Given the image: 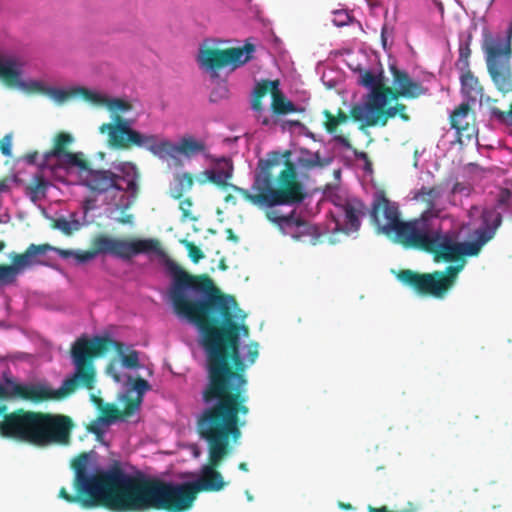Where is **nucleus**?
I'll use <instances>...</instances> for the list:
<instances>
[{
    "mask_svg": "<svg viewBox=\"0 0 512 512\" xmlns=\"http://www.w3.org/2000/svg\"><path fill=\"white\" fill-rule=\"evenodd\" d=\"M174 313L195 325L207 356V383L202 402L219 401L248 407L246 365L240 355V331L249 333L246 314L236 299L214 284L207 274L192 275L172 306Z\"/></svg>",
    "mask_w": 512,
    "mask_h": 512,
    "instance_id": "f257e3e1",
    "label": "nucleus"
},
{
    "mask_svg": "<svg viewBox=\"0 0 512 512\" xmlns=\"http://www.w3.org/2000/svg\"><path fill=\"white\" fill-rule=\"evenodd\" d=\"M203 404L196 419V431L207 444L208 462L201 468L199 478L176 483L146 476L142 512H186L192 508L199 492H218L226 486L217 468L229 455L231 443L241 438L244 418L250 409L219 401Z\"/></svg>",
    "mask_w": 512,
    "mask_h": 512,
    "instance_id": "f03ea898",
    "label": "nucleus"
},
{
    "mask_svg": "<svg viewBox=\"0 0 512 512\" xmlns=\"http://www.w3.org/2000/svg\"><path fill=\"white\" fill-rule=\"evenodd\" d=\"M291 156L290 150L272 151L265 159L258 161L252 185V190L256 193L229 184V174L215 168L208 169L211 183L219 188L230 186L249 203L259 208L265 207L266 218L282 233L289 234L297 240L309 235L313 237L312 244H316L319 234L315 226L295 217V210L285 215L276 209L277 206L299 204L306 197L304 185L298 179L296 164L291 160Z\"/></svg>",
    "mask_w": 512,
    "mask_h": 512,
    "instance_id": "7ed1b4c3",
    "label": "nucleus"
},
{
    "mask_svg": "<svg viewBox=\"0 0 512 512\" xmlns=\"http://www.w3.org/2000/svg\"><path fill=\"white\" fill-rule=\"evenodd\" d=\"M89 453H80L73 459V488L71 494L65 487L59 498L83 509L104 507L115 512H142L146 475L127 474L118 463L107 470L88 473Z\"/></svg>",
    "mask_w": 512,
    "mask_h": 512,
    "instance_id": "20e7f679",
    "label": "nucleus"
},
{
    "mask_svg": "<svg viewBox=\"0 0 512 512\" xmlns=\"http://www.w3.org/2000/svg\"><path fill=\"white\" fill-rule=\"evenodd\" d=\"M114 349L121 359V364L128 369L140 367L139 353L128 348L123 342L106 336H95L91 339L78 338L71 347V358L75 370L72 375L63 380V390L66 398L77 389L93 390L96 383L94 359Z\"/></svg>",
    "mask_w": 512,
    "mask_h": 512,
    "instance_id": "39448f33",
    "label": "nucleus"
},
{
    "mask_svg": "<svg viewBox=\"0 0 512 512\" xmlns=\"http://www.w3.org/2000/svg\"><path fill=\"white\" fill-rule=\"evenodd\" d=\"M97 245L98 250L102 251V253H109L124 260H130L133 256L138 254L149 253H155L160 257L166 273L171 278L167 294L172 306L193 275L168 256L161 247V243L158 239L126 240L106 235H98Z\"/></svg>",
    "mask_w": 512,
    "mask_h": 512,
    "instance_id": "423d86ee",
    "label": "nucleus"
},
{
    "mask_svg": "<svg viewBox=\"0 0 512 512\" xmlns=\"http://www.w3.org/2000/svg\"><path fill=\"white\" fill-rule=\"evenodd\" d=\"M140 173L136 165L124 162L115 167V172L109 169H94L91 166L81 175V183L96 195L116 190L127 193L136 199L139 195Z\"/></svg>",
    "mask_w": 512,
    "mask_h": 512,
    "instance_id": "0eeeda50",
    "label": "nucleus"
},
{
    "mask_svg": "<svg viewBox=\"0 0 512 512\" xmlns=\"http://www.w3.org/2000/svg\"><path fill=\"white\" fill-rule=\"evenodd\" d=\"M371 218L378 230L394 242L407 248L424 218L402 221L397 203L390 201L384 193L375 196Z\"/></svg>",
    "mask_w": 512,
    "mask_h": 512,
    "instance_id": "6e6552de",
    "label": "nucleus"
},
{
    "mask_svg": "<svg viewBox=\"0 0 512 512\" xmlns=\"http://www.w3.org/2000/svg\"><path fill=\"white\" fill-rule=\"evenodd\" d=\"M464 268V261L449 265L444 271L419 273L411 269L400 270L397 279L419 296L443 299L455 285L459 272Z\"/></svg>",
    "mask_w": 512,
    "mask_h": 512,
    "instance_id": "1a4fd4ad",
    "label": "nucleus"
},
{
    "mask_svg": "<svg viewBox=\"0 0 512 512\" xmlns=\"http://www.w3.org/2000/svg\"><path fill=\"white\" fill-rule=\"evenodd\" d=\"M511 41L512 23L505 37H489L483 45L488 73L497 90L503 95L512 92Z\"/></svg>",
    "mask_w": 512,
    "mask_h": 512,
    "instance_id": "9d476101",
    "label": "nucleus"
},
{
    "mask_svg": "<svg viewBox=\"0 0 512 512\" xmlns=\"http://www.w3.org/2000/svg\"><path fill=\"white\" fill-rule=\"evenodd\" d=\"M99 132L107 133L108 145L117 149H130L133 146L144 147L154 154L158 152L172 151V143L169 140H158L156 135H145L132 129L128 119L119 114L113 116V122L103 123Z\"/></svg>",
    "mask_w": 512,
    "mask_h": 512,
    "instance_id": "9b49d317",
    "label": "nucleus"
},
{
    "mask_svg": "<svg viewBox=\"0 0 512 512\" xmlns=\"http://www.w3.org/2000/svg\"><path fill=\"white\" fill-rule=\"evenodd\" d=\"M411 240L407 248L430 253L435 262H461L460 242H456L449 234L434 229L425 219Z\"/></svg>",
    "mask_w": 512,
    "mask_h": 512,
    "instance_id": "f8f14e48",
    "label": "nucleus"
},
{
    "mask_svg": "<svg viewBox=\"0 0 512 512\" xmlns=\"http://www.w3.org/2000/svg\"><path fill=\"white\" fill-rule=\"evenodd\" d=\"M39 419L40 412L19 408L7 413V406L2 404L0 405V435L3 438L37 445Z\"/></svg>",
    "mask_w": 512,
    "mask_h": 512,
    "instance_id": "ddd939ff",
    "label": "nucleus"
},
{
    "mask_svg": "<svg viewBox=\"0 0 512 512\" xmlns=\"http://www.w3.org/2000/svg\"><path fill=\"white\" fill-rule=\"evenodd\" d=\"M254 52L255 46L251 43L227 49L204 47L199 49L197 62L202 68L210 71H217L228 66L235 70L248 63L253 58Z\"/></svg>",
    "mask_w": 512,
    "mask_h": 512,
    "instance_id": "4468645a",
    "label": "nucleus"
},
{
    "mask_svg": "<svg viewBox=\"0 0 512 512\" xmlns=\"http://www.w3.org/2000/svg\"><path fill=\"white\" fill-rule=\"evenodd\" d=\"M329 214L331 221L328 224V231L333 234L349 235L360 229L361 219L365 216V205L355 197H336L333 200V208Z\"/></svg>",
    "mask_w": 512,
    "mask_h": 512,
    "instance_id": "2eb2a0df",
    "label": "nucleus"
},
{
    "mask_svg": "<svg viewBox=\"0 0 512 512\" xmlns=\"http://www.w3.org/2000/svg\"><path fill=\"white\" fill-rule=\"evenodd\" d=\"M268 92H270L272 97L271 110L275 115H286L298 111L296 105L288 100L283 92L279 90L278 80H261L257 82L253 90L251 107L257 113L256 118L262 125H270V118L264 115V107L262 104V99Z\"/></svg>",
    "mask_w": 512,
    "mask_h": 512,
    "instance_id": "dca6fc26",
    "label": "nucleus"
},
{
    "mask_svg": "<svg viewBox=\"0 0 512 512\" xmlns=\"http://www.w3.org/2000/svg\"><path fill=\"white\" fill-rule=\"evenodd\" d=\"M390 95L375 91L371 101H365L363 105L356 104L350 109V117L361 122V128L387 125L389 119L394 118L397 113L394 106L386 107L392 101Z\"/></svg>",
    "mask_w": 512,
    "mask_h": 512,
    "instance_id": "f3484780",
    "label": "nucleus"
},
{
    "mask_svg": "<svg viewBox=\"0 0 512 512\" xmlns=\"http://www.w3.org/2000/svg\"><path fill=\"white\" fill-rule=\"evenodd\" d=\"M73 428L74 423L70 416L40 412L37 446L68 445Z\"/></svg>",
    "mask_w": 512,
    "mask_h": 512,
    "instance_id": "a211bd4d",
    "label": "nucleus"
},
{
    "mask_svg": "<svg viewBox=\"0 0 512 512\" xmlns=\"http://www.w3.org/2000/svg\"><path fill=\"white\" fill-rule=\"evenodd\" d=\"M502 223V215L496 209H484L481 213V226L474 230L473 240L460 242L461 262L465 256H477L483 246L491 241Z\"/></svg>",
    "mask_w": 512,
    "mask_h": 512,
    "instance_id": "6ab92c4d",
    "label": "nucleus"
},
{
    "mask_svg": "<svg viewBox=\"0 0 512 512\" xmlns=\"http://www.w3.org/2000/svg\"><path fill=\"white\" fill-rule=\"evenodd\" d=\"M8 387L0 384V400L12 397L40 403L49 400H63L66 398L63 384L58 389H52L42 384H18L7 381Z\"/></svg>",
    "mask_w": 512,
    "mask_h": 512,
    "instance_id": "aec40b11",
    "label": "nucleus"
},
{
    "mask_svg": "<svg viewBox=\"0 0 512 512\" xmlns=\"http://www.w3.org/2000/svg\"><path fill=\"white\" fill-rule=\"evenodd\" d=\"M390 71L393 87L387 86L386 95H390L392 99L398 100L401 97L415 99L427 93V88L420 82L412 80L406 71L398 69L395 65L390 66Z\"/></svg>",
    "mask_w": 512,
    "mask_h": 512,
    "instance_id": "412c9836",
    "label": "nucleus"
},
{
    "mask_svg": "<svg viewBox=\"0 0 512 512\" xmlns=\"http://www.w3.org/2000/svg\"><path fill=\"white\" fill-rule=\"evenodd\" d=\"M54 248L49 244H30L23 253H12L10 255L18 272L31 268L36 265L43 264L41 257Z\"/></svg>",
    "mask_w": 512,
    "mask_h": 512,
    "instance_id": "4be33fe9",
    "label": "nucleus"
},
{
    "mask_svg": "<svg viewBox=\"0 0 512 512\" xmlns=\"http://www.w3.org/2000/svg\"><path fill=\"white\" fill-rule=\"evenodd\" d=\"M442 195V188L439 185L428 187L422 186L414 192L413 199L425 204L426 210L419 218H424L428 223L432 217L439 216V210L436 208V202Z\"/></svg>",
    "mask_w": 512,
    "mask_h": 512,
    "instance_id": "5701e85b",
    "label": "nucleus"
},
{
    "mask_svg": "<svg viewBox=\"0 0 512 512\" xmlns=\"http://www.w3.org/2000/svg\"><path fill=\"white\" fill-rule=\"evenodd\" d=\"M23 63L14 56L0 55V81L7 87L20 84Z\"/></svg>",
    "mask_w": 512,
    "mask_h": 512,
    "instance_id": "b1692460",
    "label": "nucleus"
},
{
    "mask_svg": "<svg viewBox=\"0 0 512 512\" xmlns=\"http://www.w3.org/2000/svg\"><path fill=\"white\" fill-rule=\"evenodd\" d=\"M323 115L325 118L324 128L326 132L329 134H335L334 140L337 143L347 149H351L352 146L350 140L342 134H336L338 126L348 122L349 115H347L342 109H339L336 115L326 109L323 111Z\"/></svg>",
    "mask_w": 512,
    "mask_h": 512,
    "instance_id": "393cba45",
    "label": "nucleus"
},
{
    "mask_svg": "<svg viewBox=\"0 0 512 512\" xmlns=\"http://www.w3.org/2000/svg\"><path fill=\"white\" fill-rule=\"evenodd\" d=\"M460 73L461 92L467 99V103L474 104L477 100L482 101L484 98L483 87L478 78L474 76L471 70L460 71Z\"/></svg>",
    "mask_w": 512,
    "mask_h": 512,
    "instance_id": "a878e982",
    "label": "nucleus"
},
{
    "mask_svg": "<svg viewBox=\"0 0 512 512\" xmlns=\"http://www.w3.org/2000/svg\"><path fill=\"white\" fill-rule=\"evenodd\" d=\"M359 84L370 89L366 101L372 100V95L375 91L383 94L386 93L387 85L384 82L382 71L374 73L370 70H361L359 73Z\"/></svg>",
    "mask_w": 512,
    "mask_h": 512,
    "instance_id": "bb28decb",
    "label": "nucleus"
},
{
    "mask_svg": "<svg viewBox=\"0 0 512 512\" xmlns=\"http://www.w3.org/2000/svg\"><path fill=\"white\" fill-rule=\"evenodd\" d=\"M469 110V103H462L450 116L451 127L457 130L459 134L465 135L466 137H470L474 130L467 120Z\"/></svg>",
    "mask_w": 512,
    "mask_h": 512,
    "instance_id": "cd10ccee",
    "label": "nucleus"
},
{
    "mask_svg": "<svg viewBox=\"0 0 512 512\" xmlns=\"http://www.w3.org/2000/svg\"><path fill=\"white\" fill-rule=\"evenodd\" d=\"M73 142V137L66 132H60L55 136L54 145L52 149L44 154L43 161L39 164L43 170L48 166L50 158H61V156L68 152L67 148Z\"/></svg>",
    "mask_w": 512,
    "mask_h": 512,
    "instance_id": "c85d7f7f",
    "label": "nucleus"
},
{
    "mask_svg": "<svg viewBox=\"0 0 512 512\" xmlns=\"http://www.w3.org/2000/svg\"><path fill=\"white\" fill-rule=\"evenodd\" d=\"M205 149L206 146L202 141H198L193 137H184L181 139L178 146L172 144V151L163 153L167 155H172L174 152H178L182 155L190 157L199 153H203ZM160 153L161 152H158L157 154Z\"/></svg>",
    "mask_w": 512,
    "mask_h": 512,
    "instance_id": "c756f323",
    "label": "nucleus"
},
{
    "mask_svg": "<svg viewBox=\"0 0 512 512\" xmlns=\"http://www.w3.org/2000/svg\"><path fill=\"white\" fill-rule=\"evenodd\" d=\"M194 185V177L189 172L177 174L174 178V185L170 187L169 195L176 200H180L183 195L189 192Z\"/></svg>",
    "mask_w": 512,
    "mask_h": 512,
    "instance_id": "7c9ffc66",
    "label": "nucleus"
},
{
    "mask_svg": "<svg viewBox=\"0 0 512 512\" xmlns=\"http://www.w3.org/2000/svg\"><path fill=\"white\" fill-rule=\"evenodd\" d=\"M49 182L46 180L42 173H37L33 176L30 184L26 188V194L31 201L36 202L45 197Z\"/></svg>",
    "mask_w": 512,
    "mask_h": 512,
    "instance_id": "2f4dec72",
    "label": "nucleus"
},
{
    "mask_svg": "<svg viewBox=\"0 0 512 512\" xmlns=\"http://www.w3.org/2000/svg\"><path fill=\"white\" fill-rule=\"evenodd\" d=\"M58 159L60 164L64 166L79 168L81 175L85 174L90 167V162L84 158V154L82 152L73 153L68 151Z\"/></svg>",
    "mask_w": 512,
    "mask_h": 512,
    "instance_id": "473e14b6",
    "label": "nucleus"
},
{
    "mask_svg": "<svg viewBox=\"0 0 512 512\" xmlns=\"http://www.w3.org/2000/svg\"><path fill=\"white\" fill-rule=\"evenodd\" d=\"M297 165L305 170H311L316 167H322L320 155L318 153H312L307 149H302L297 159Z\"/></svg>",
    "mask_w": 512,
    "mask_h": 512,
    "instance_id": "72a5a7b5",
    "label": "nucleus"
},
{
    "mask_svg": "<svg viewBox=\"0 0 512 512\" xmlns=\"http://www.w3.org/2000/svg\"><path fill=\"white\" fill-rule=\"evenodd\" d=\"M470 40L471 36H469L466 41L460 42L459 44V57L455 63V67L459 72L470 70Z\"/></svg>",
    "mask_w": 512,
    "mask_h": 512,
    "instance_id": "f704fd0d",
    "label": "nucleus"
},
{
    "mask_svg": "<svg viewBox=\"0 0 512 512\" xmlns=\"http://www.w3.org/2000/svg\"><path fill=\"white\" fill-rule=\"evenodd\" d=\"M75 97L81 96L85 101L90 102L95 105H105L106 98L105 96L89 90L85 87H75L74 88Z\"/></svg>",
    "mask_w": 512,
    "mask_h": 512,
    "instance_id": "c9c22d12",
    "label": "nucleus"
},
{
    "mask_svg": "<svg viewBox=\"0 0 512 512\" xmlns=\"http://www.w3.org/2000/svg\"><path fill=\"white\" fill-rule=\"evenodd\" d=\"M485 104H487L490 107L491 114L499 121L501 122H508L509 120L512 121V103L509 106L508 111H502L499 108L492 106V104L496 103L497 100L493 99L489 96L484 98Z\"/></svg>",
    "mask_w": 512,
    "mask_h": 512,
    "instance_id": "e433bc0d",
    "label": "nucleus"
},
{
    "mask_svg": "<svg viewBox=\"0 0 512 512\" xmlns=\"http://www.w3.org/2000/svg\"><path fill=\"white\" fill-rule=\"evenodd\" d=\"M100 253H102V251L98 250L97 237H95L92 241V248L86 251H75L74 258L79 263H86L93 260Z\"/></svg>",
    "mask_w": 512,
    "mask_h": 512,
    "instance_id": "4c0bfd02",
    "label": "nucleus"
},
{
    "mask_svg": "<svg viewBox=\"0 0 512 512\" xmlns=\"http://www.w3.org/2000/svg\"><path fill=\"white\" fill-rule=\"evenodd\" d=\"M50 98L55 100L58 103H64L65 101L75 97L74 88L69 90L48 87L47 93Z\"/></svg>",
    "mask_w": 512,
    "mask_h": 512,
    "instance_id": "58836bf2",
    "label": "nucleus"
},
{
    "mask_svg": "<svg viewBox=\"0 0 512 512\" xmlns=\"http://www.w3.org/2000/svg\"><path fill=\"white\" fill-rule=\"evenodd\" d=\"M105 106L111 112L125 113L132 109V104L121 98H106Z\"/></svg>",
    "mask_w": 512,
    "mask_h": 512,
    "instance_id": "ea45409f",
    "label": "nucleus"
},
{
    "mask_svg": "<svg viewBox=\"0 0 512 512\" xmlns=\"http://www.w3.org/2000/svg\"><path fill=\"white\" fill-rule=\"evenodd\" d=\"M497 206L512 216V190L501 189L497 196Z\"/></svg>",
    "mask_w": 512,
    "mask_h": 512,
    "instance_id": "a19ab883",
    "label": "nucleus"
},
{
    "mask_svg": "<svg viewBox=\"0 0 512 512\" xmlns=\"http://www.w3.org/2000/svg\"><path fill=\"white\" fill-rule=\"evenodd\" d=\"M16 87H18L22 90H25L27 92L39 93V94H45V95H46L47 89H48V87L45 86L40 81L31 80V81L25 82V81H22V79H20V84H17Z\"/></svg>",
    "mask_w": 512,
    "mask_h": 512,
    "instance_id": "79ce46f5",
    "label": "nucleus"
},
{
    "mask_svg": "<svg viewBox=\"0 0 512 512\" xmlns=\"http://www.w3.org/2000/svg\"><path fill=\"white\" fill-rule=\"evenodd\" d=\"M102 420L107 424L114 422L119 418H124L122 412L114 404H106L101 409Z\"/></svg>",
    "mask_w": 512,
    "mask_h": 512,
    "instance_id": "37998d69",
    "label": "nucleus"
},
{
    "mask_svg": "<svg viewBox=\"0 0 512 512\" xmlns=\"http://www.w3.org/2000/svg\"><path fill=\"white\" fill-rule=\"evenodd\" d=\"M19 273L13 262L11 265H0V282L13 283Z\"/></svg>",
    "mask_w": 512,
    "mask_h": 512,
    "instance_id": "c03bdc74",
    "label": "nucleus"
},
{
    "mask_svg": "<svg viewBox=\"0 0 512 512\" xmlns=\"http://www.w3.org/2000/svg\"><path fill=\"white\" fill-rule=\"evenodd\" d=\"M143 400L140 397L125 398L124 409L122 412L123 417H128L132 415L136 410H138L142 404Z\"/></svg>",
    "mask_w": 512,
    "mask_h": 512,
    "instance_id": "a18cd8bd",
    "label": "nucleus"
},
{
    "mask_svg": "<svg viewBox=\"0 0 512 512\" xmlns=\"http://www.w3.org/2000/svg\"><path fill=\"white\" fill-rule=\"evenodd\" d=\"M151 389L149 382L141 377H137L133 380L132 390L137 393L136 397H140L143 400L144 394Z\"/></svg>",
    "mask_w": 512,
    "mask_h": 512,
    "instance_id": "49530a36",
    "label": "nucleus"
},
{
    "mask_svg": "<svg viewBox=\"0 0 512 512\" xmlns=\"http://www.w3.org/2000/svg\"><path fill=\"white\" fill-rule=\"evenodd\" d=\"M183 243L185 244L190 259L194 263H198L201 259L204 258V254L201 251V249L198 246H196L193 242L185 240Z\"/></svg>",
    "mask_w": 512,
    "mask_h": 512,
    "instance_id": "de8ad7c7",
    "label": "nucleus"
},
{
    "mask_svg": "<svg viewBox=\"0 0 512 512\" xmlns=\"http://www.w3.org/2000/svg\"><path fill=\"white\" fill-rule=\"evenodd\" d=\"M351 21V16L346 10H336L333 12L332 22L338 27L345 26Z\"/></svg>",
    "mask_w": 512,
    "mask_h": 512,
    "instance_id": "09e8293b",
    "label": "nucleus"
},
{
    "mask_svg": "<svg viewBox=\"0 0 512 512\" xmlns=\"http://www.w3.org/2000/svg\"><path fill=\"white\" fill-rule=\"evenodd\" d=\"M213 168H215L218 171L227 172L229 174V180L233 176L234 167H233V162L230 159L221 158V159L217 160V162Z\"/></svg>",
    "mask_w": 512,
    "mask_h": 512,
    "instance_id": "8fccbe9b",
    "label": "nucleus"
},
{
    "mask_svg": "<svg viewBox=\"0 0 512 512\" xmlns=\"http://www.w3.org/2000/svg\"><path fill=\"white\" fill-rule=\"evenodd\" d=\"M12 135L6 134L0 139V151L4 156H11L12 153Z\"/></svg>",
    "mask_w": 512,
    "mask_h": 512,
    "instance_id": "3c124183",
    "label": "nucleus"
},
{
    "mask_svg": "<svg viewBox=\"0 0 512 512\" xmlns=\"http://www.w3.org/2000/svg\"><path fill=\"white\" fill-rule=\"evenodd\" d=\"M193 206L192 200L190 198H185L180 201L179 209L182 212L183 218H189L191 215V207Z\"/></svg>",
    "mask_w": 512,
    "mask_h": 512,
    "instance_id": "603ef678",
    "label": "nucleus"
},
{
    "mask_svg": "<svg viewBox=\"0 0 512 512\" xmlns=\"http://www.w3.org/2000/svg\"><path fill=\"white\" fill-rule=\"evenodd\" d=\"M197 181L198 184L200 185H205L207 183H211V177H210V171L207 169L201 173H199L196 178L194 179V181Z\"/></svg>",
    "mask_w": 512,
    "mask_h": 512,
    "instance_id": "864d4df0",
    "label": "nucleus"
},
{
    "mask_svg": "<svg viewBox=\"0 0 512 512\" xmlns=\"http://www.w3.org/2000/svg\"><path fill=\"white\" fill-rule=\"evenodd\" d=\"M258 357V344L251 343L248 349V360L250 363H254Z\"/></svg>",
    "mask_w": 512,
    "mask_h": 512,
    "instance_id": "5fc2aeb1",
    "label": "nucleus"
},
{
    "mask_svg": "<svg viewBox=\"0 0 512 512\" xmlns=\"http://www.w3.org/2000/svg\"><path fill=\"white\" fill-rule=\"evenodd\" d=\"M88 431L95 434L97 437L103 435V430L99 421H94L88 426Z\"/></svg>",
    "mask_w": 512,
    "mask_h": 512,
    "instance_id": "6e6d98bb",
    "label": "nucleus"
},
{
    "mask_svg": "<svg viewBox=\"0 0 512 512\" xmlns=\"http://www.w3.org/2000/svg\"><path fill=\"white\" fill-rule=\"evenodd\" d=\"M395 110H396V113L397 115L400 116V118L403 120V121H408L410 119L409 115L406 114L405 110H406V105L402 104V103H397L395 106H394Z\"/></svg>",
    "mask_w": 512,
    "mask_h": 512,
    "instance_id": "4d7b16f0",
    "label": "nucleus"
},
{
    "mask_svg": "<svg viewBox=\"0 0 512 512\" xmlns=\"http://www.w3.org/2000/svg\"><path fill=\"white\" fill-rule=\"evenodd\" d=\"M55 227L60 229L64 233H70V223L66 219H58L55 222Z\"/></svg>",
    "mask_w": 512,
    "mask_h": 512,
    "instance_id": "13d9d810",
    "label": "nucleus"
},
{
    "mask_svg": "<svg viewBox=\"0 0 512 512\" xmlns=\"http://www.w3.org/2000/svg\"><path fill=\"white\" fill-rule=\"evenodd\" d=\"M354 156L359 159V160H363L365 161L366 163V168H370L371 167V162L369 160V156L366 152L364 151H358V150H354Z\"/></svg>",
    "mask_w": 512,
    "mask_h": 512,
    "instance_id": "bf43d9fd",
    "label": "nucleus"
},
{
    "mask_svg": "<svg viewBox=\"0 0 512 512\" xmlns=\"http://www.w3.org/2000/svg\"><path fill=\"white\" fill-rule=\"evenodd\" d=\"M106 372L107 374H109L110 376L113 377V379L116 381V382H119L120 381V375L118 374V372L116 371V367H115V364L114 363H109L106 367Z\"/></svg>",
    "mask_w": 512,
    "mask_h": 512,
    "instance_id": "052dcab7",
    "label": "nucleus"
},
{
    "mask_svg": "<svg viewBox=\"0 0 512 512\" xmlns=\"http://www.w3.org/2000/svg\"><path fill=\"white\" fill-rule=\"evenodd\" d=\"M368 512H413L408 510H401V511H390L387 506H381V507H373L368 506Z\"/></svg>",
    "mask_w": 512,
    "mask_h": 512,
    "instance_id": "680f3d73",
    "label": "nucleus"
},
{
    "mask_svg": "<svg viewBox=\"0 0 512 512\" xmlns=\"http://www.w3.org/2000/svg\"><path fill=\"white\" fill-rule=\"evenodd\" d=\"M55 250L62 258H69V257L74 258L75 251H73V250H64V249H55Z\"/></svg>",
    "mask_w": 512,
    "mask_h": 512,
    "instance_id": "e2e57ef3",
    "label": "nucleus"
},
{
    "mask_svg": "<svg viewBox=\"0 0 512 512\" xmlns=\"http://www.w3.org/2000/svg\"><path fill=\"white\" fill-rule=\"evenodd\" d=\"M227 239L229 241H232L234 243H237L239 241V237L234 233V231L231 228L226 229Z\"/></svg>",
    "mask_w": 512,
    "mask_h": 512,
    "instance_id": "0e129e2a",
    "label": "nucleus"
},
{
    "mask_svg": "<svg viewBox=\"0 0 512 512\" xmlns=\"http://www.w3.org/2000/svg\"><path fill=\"white\" fill-rule=\"evenodd\" d=\"M37 157H38V152H33L26 156V160L28 163L34 164L36 162Z\"/></svg>",
    "mask_w": 512,
    "mask_h": 512,
    "instance_id": "69168bd1",
    "label": "nucleus"
},
{
    "mask_svg": "<svg viewBox=\"0 0 512 512\" xmlns=\"http://www.w3.org/2000/svg\"><path fill=\"white\" fill-rule=\"evenodd\" d=\"M8 189L7 180H0V192L6 191Z\"/></svg>",
    "mask_w": 512,
    "mask_h": 512,
    "instance_id": "338daca9",
    "label": "nucleus"
},
{
    "mask_svg": "<svg viewBox=\"0 0 512 512\" xmlns=\"http://www.w3.org/2000/svg\"><path fill=\"white\" fill-rule=\"evenodd\" d=\"M238 468L244 472H247L249 470L246 462H240Z\"/></svg>",
    "mask_w": 512,
    "mask_h": 512,
    "instance_id": "774afa93",
    "label": "nucleus"
}]
</instances>
